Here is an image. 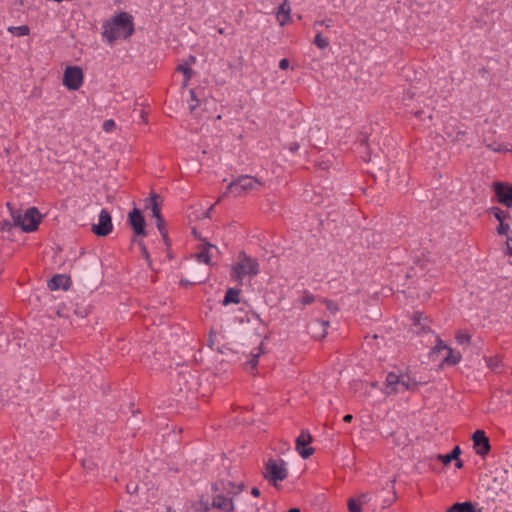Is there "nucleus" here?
<instances>
[{
    "mask_svg": "<svg viewBox=\"0 0 512 512\" xmlns=\"http://www.w3.org/2000/svg\"><path fill=\"white\" fill-rule=\"evenodd\" d=\"M289 150L292 152V153H295L298 151L299 149V144L297 142H293L291 144H289Z\"/></svg>",
    "mask_w": 512,
    "mask_h": 512,
    "instance_id": "37998d69",
    "label": "nucleus"
},
{
    "mask_svg": "<svg viewBox=\"0 0 512 512\" xmlns=\"http://www.w3.org/2000/svg\"><path fill=\"white\" fill-rule=\"evenodd\" d=\"M446 352L447 354L442 360V365L454 366L461 361L462 355L459 351H455L454 349L449 347L447 348Z\"/></svg>",
    "mask_w": 512,
    "mask_h": 512,
    "instance_id": "6ab92c4d",
    "label": "nucleus"
},
{
    "mask_svg": "<svg viewBox=\"0 0 512 512\" xmlns=\"http://www.w3.org/2000/svg\"><path fill=\"white\" fill-rule=\"evenodd\" d=\"M239 295H240V291L238 289L229 288L226 291V294H225V297L223 300V304L224 305H228L231 303L238 304L240 302Z\"/></svg>",
    "mask_w": 512,
    "mask_h": 512,
    "instance_id": "412c9836",
    "label": "nucleus"
},
{
    "mask_svg": "<svg viewBox=\"0 0 512 512\" xmlns=\"http://www.w3.org/2000/svg\"><path fill=\"white\" fill-rule=\"evenodd\" d=\"M190 95H191V100L195 101V104H193V103L190 104V109L194 110L196 108V106H197V99H196V96H195V92L194 91H190Z\"/></svg>",
    "mask_w": 512,
    "mask_h": 512,
    "instance_id": "79ce46f5",
    "label": "nucleus"
},
{
    "mask_svg": "<svg viewBox=\"0 0 512 512\" xmlns=\"http://www.w3.org/2000/svg\"><path fill=\"white\" fill-rule=\"evenodd\" d=\"M461 454V449L459 446H455L453 448V450L448 453V454H440L438 455V459L444 464V465H448L450 464L453 460H457L459 455Z\"/></svg>",
    "mask_w": 512,
    "mask_h": 512,
    "instance_id": "aec40b11",
    "label": "nucleus"
},
{
    "mask_svg": "<svg viewBox=\"0 0 512 512\" xmlns=\"http://www.w3.org/2000/svg\"><path fill=\"white\" fill-rule=\"evenodd\" d=\"M212 507L219 509L221 512H231L234 509V504L231 498L218 494L212 499Z\"/></svg>",
    "mask_w": 512,
    "mask_h": 512,
    "instance_id": "4468645a",
    "label": "nucleus"
},
{
    "mask_svg": "<svg viewBox=\"0 0 512 512\" xmlns=\"http://www.w3.org/2000/svg\"><path fill=\"white\" fill-rule=\"evenodd\" d=\"M288 512H300V510L298 508H291Z\"/></svg>",
    "mask_w": 512,
    "mask_h": 512,
    "instance_id": "603ef678",
    "label": "nucleus"
},
{
    "mask_svg": "<svg viewBox=\"0 0 512 512\" xmlns=\"http://www.w3.org/2000/svg\"><path fill=\"white\" fill-rule=\"evenodd\" d=\"M413 331L415 333H426L430 332V328L428 326V319L423 317L421 312H415L413 315Z\"/></svg>",
    "mask_w": 512,
    "mask_h": 512,
    "instance_id": "2eb2a0df",
    "label": "nucleus"
},
{
    "mask_svg": "<svg viewBox=\"0 0 512 512\" xmlns=\"http://www.w3.org/2000/svg\"><path fill=\"white\" fill-rule=\"evenodd\" d=\"M14 227H19L25 232H32L37 229L40 223V214L34 207L27 209L24 213L13 210L10 203H7Z\"/></svg>",
    "mask_w": 512,
    "mask_h": 512,
    "instance_id": "20e7f679",
    "label": "nucleus"
},
{
    "mask_svg": "<svg viewBox=\"0 0 512 512\" xmlns=\"http://www.w3.org/2000/svg\"><path fill=\"white\" fill-rule=\"evenodd\" d=\"M455 340L459 345L469 344L471 335L467 331L460 330L456 333Z\"/></svg>",
    "mask_w": 512,
    "mask_h": 512,
    "instance_id": "b1692460",
    "label": "nucleus"
},
{
    "mask_svg": "<svg viewBox=\"0 0 512 512\" xmlns=\"http://www.w3.org/2000/svg\"><path fill=\"white\" fill-rule=\"evenodd\" d=\"M167 512H175L174 510H172L171 508H168L167 509Z\"/></svg>",
    "mask_w": 512,
    "mask_h": 512,
    "instance_id": "4d7b16f0",
    "label": "nucleus"
},
{
    "mask_svg": "<svg viewBox=\"0 0 512 512\" xmlns=\"http://www.w3.org/2000/svg\"><path fill=\"white\" fill-rule=\"evenodd\" d=\"M311 441L312 437L307 431H302L296 439V449L304 459L310 457L313 454V448L308 447Z\"/></svg>",
    "mask_w": 512,
    "mask_h": 512,
    "instance_id": "9b49d317",
    "label": "nucleus"
},
{
    "mask_svg": "<svg viewBox=\"0 0 512 512\" xmlns=\"http://www.w3.org/2000/svg\"><path fill=\"white\" fill-rule=\"evenodd\" d=\"M314 301V296L310 293H306L301 298V303L304 305L311 304Z\"/></svg>",
    "mask_w": 512,
    "mask_h": 512,
    "instance_id": "f704fd0d",
    "label": "nucleus"
},
{
    "mask_svg": "<svg viewBox=\"0 0 512 512\" xmlns=\"http://www.w3.org/2000/svg\"><path fill=\"white\" fill-rule=\"evenodd\" d=\"M134 32L132 16L121 12L103 24V37L111 44L118 39H127Z\"/></svg>",
    "mask_w": 512,
    "mask_h": 512,
    "instance_id": "f257e3e1",
    "label": "nucleus"
},
{
    "mask_svg": "<svg viewBox=\"0 0 512 512\" xmlns=\"http://www.w3.org/2000/svg\"><path fill=\"white\" fill-rule=\"evenodd\" d=\"M289 67V60L286 58H283L279 62V68L282 70H285Z\"/></svg>",
    "mask_w": 512,
    "mask_h": 512,
    "instance_id": "a19ab883",
    "label": "nucleus"
},
{
    "mask_svg": "<svg viewBox=\"0 0 512 512\" xmlns=\"http://www.w3.org/2000/svg\"><path fill=\"white\" fill-rule=\"evenodd\" d=\"M83 71L78 66L66 67L63 75V84L69 90H78L83 84Z\"/></svg>",
    "mask_w": 512,
    "mask_h": 512,
    "instance_id": "0eeeda50",
    "label": "nucleus"
},
{
    "mask_svg": "<svg viewBox=\"0 0 512 512\" xmlns=\"http://www.w3.org/2000/svg\"><path fill=\"white\" fill-rule=\"evenodd\" d=\"M490 212L491 214L494 215V217L499 221V222H504L505 218L508 217L509 213L508 212H504L502 211L500 208L498 207H492L490 209Z\"/></svg>",
    "mask_w": 512,
    "mask_h": 512,
    "instance_id": "a878e982",
    "label": "nucleus"
},
{
    "mask_svg": "<svg viewBox=\"0 0 512 512\" xmlns=\"http://www.w3.org/2000/svg\"><path fill=\"white\" fill-rule=\"evenodd\" d=\"M427 118H428L429 120H431V119H432V115H428V116H427Z\"/></svg>",
    "mask_w": 512,
    "mask_h": 512,
    "instance_id": "13d9d810",
    "label": "nucleus"
},
{
    "mask_svg": "<svg viewBox=\"0 0 512 512\" xmlns=\"http://www.w3.org/2000/svg\"><path fill=\"white\" fill-rule=\"evenodd\" d=\"M353 419V416L351 414H347L344 416L343 420L347 423L351 422Z\"/></svg>",
    "mask_w": 512,
    "mask_h": 512,
    "instance_id": "a18cd8bd",
    "label": "nucleus"
},
{
    "mask_svg": "<svg viewBox=\"0 0 512 512\" xmlns=\"http://www.w3.org/2000/svg\"><path fill=\"white\" fill-rule=\"evenodd\" d=\"M112 218L108 210L102 209L98 216V223L92 226V231L100 237L107 236L112 232Z\"/></svg>",
    "mask_w": 512,
    "mask_h": 512,
    "instance_id": "6e6552de",
    "label": "nucleus"
},
{
    "mask_svg": "<svg viewBox=\"0 0 512 512\" xmlns=\"http://www.w3.org/2000/svg\"><path fill=\"white\" fill-rule=\"evenodd\" d=\"M462 466H463L462 461L458 460V461L456 462V467H457V468H461Z\"/></svg>",
    "mask_w": 512,
    "mask_h": 512,
    "instance_id": "8fccbe9b",
    "label": "nucleus"
},
{
    "mask_svg": "<svg viewBox=\"0 0 512 512\" xmlns=\"http://www.w3.org/2000/svg\"><path fill=\"white\" fill-rule=\"evenodd\" d=\"M48 286L51 290L57 289H68L69 287V278L65 275H55L51 278L48 283Z\"/></svg>",
    "mask_w": 512,
    "mask_h": 512,
    "instance_id": "a211bd4d",
    "label": "nucleus"
},
{
    "mask_svg": "<svg viewBox=\"0 0 512 512\" xmlns=\"http://www.w3.org/2000/svg\"><path fill=\"white\" fill-rule=\"evenodd\" d=\"M264 478L272 485L277 486L288 476L287 464L282 459H269L263 471Z\"/></svg>",
    "mask_w": 512,
    "mask_h": 512,
    "instance_id": "423d86ee",
    "label": "nucleus"
},
{
    "mask_svg": "<svg viewBox=\"0 0 512 512\" xmlns=\"http://www.w3.org/2000/svg\"><path fill=\"white\" fill-rule=\"evenodd\" d=\"M157 228L159 229L160 233L162 234V236L165 238L166 237V231L164 229V221H163V218L162 216H160V219H157Z\"/></svg>",
    "mask_w": 512,
    "mask_h": 512,
    "instance_id": "e433bc0d",
    "label": "nucleus"
},
{
    "mask_svg": "<svg viewBox=\"0 0 512 512\" xmlns=\"http://www.w3.org/2000/svg\"><path fill=\"white\" fill-rule=\"evenodd\" d=\"M115 126V123L113 120L109 119V120H106L104 123H103V129L104 131L106 132H110L112 131V129L114 128Z\"/></svg>",
    "mask_w": 512,
    "mask_h": 512,
    "instance_id": "4c0bfd02",
    "label": "nucleus"
},
{
    "mask_svg": "<svg viewBox=\"0 0 512 512\" xmlns=\"http://www.w3.org/2000/svg\"><path fill=\"white\" fill-rule=\"evenodd\" d=\"M473 448L477 455L485 457L491 450L488 437L483 430H476L472 434Z\"/></svg>",
    "mask_w": 512,
    "mask_h": 512,
    "instance_id": "1a4fd4ad",
    "label": "nucleus"
},
{
    "mask_svg": "<svg viewBox=\"0 0 512 512\" xmlns=\"http://www.w3.org/2000/svg\"><path fill=\"white\" fill-rule=\"evenodd\" d=\"M129 223L136 235H138V236L146 235L145 219L142 216L141 212L137 208H134L129 213Z\"/></svg>",
    "mask_w": 512,
    "mask_h": 512,
    "instance_id": "f8f14e48",
    "label": "nucleus"
},
{
    "mask_svg": "<svg viewBox=\"0 0 512 512\" xmlns=\"http://www.w3.org/2000/svg\"><path fill=\"white\" fill-rule=\"evenodd\" d=\"M492 362H493V359H492V358H489V359L487 360V365H488L489 367H492Z\"/></svg>",
    "mask_w": 512,
    "mask_h": 512,
    "instance_id": "3c124183",
    "label": "nucleus"
},
{
    "mask_svg": "<svg viewBox=\"0 0 512 512\" xmlns=\"http://www.w3.org/2000/svg\"><path fill=\"white\" fill-rule=\"evenodd\" d=\"M218 248L210 243H205L203 249L196 254V259L200 263L210 265L211 259L218 254Z\"/></svg>",
    "mask_w": 512,
    "mask_h": 512,
    "instance_id": "ddd939ff",
    "label": "nucleus"
},
{
    "mask_svg": "<svg viewBox=\"0 0 512 512\" xmlns=\"http://www.w3.org/2000/svg\"><path fill=\"white\" fill-rule=\"evenodd\" d=\"M418 385L419 382L409 373L396 374L394 372H390L386 376L384 392L389 395L403 393L406 391H415L417 390Z\"/></svg>",
    "mask_w": 512,
    "mask_h": 512,
    "instance_id": "7ed1b4c3",
    "label": "nucleus"
},
{
    "mask_svg": "<svg viewBox=\"0 0 512 512\" xmlns=\"http://www.w3.org/2000/svg\"><path fill=\"white\" fill-rule=\"evenodd\" d=\"M499 223H500V224H499V226H498V228H497V232H498V234H500V235H506V234L509 232V230H510V226H509V224H506V223H504V222H499Z\"/></svg>",
    "mask_w": 512,
    "mask_h": 512,
    "instance_id": "473e14b6",
    "label": "nucleus"
},
{
    "mask_svg": "<svg viewBox=\"0 0 512 512\" xmlns=\"http://www.w3.org/2000/svg\"><path fill=\"white\" fill-rule=\"evenodd\" d=\"M487 148H489L493 152H509V151H511V149L508 146L498 144V143L488 144Z\"/></svg>",
    "mask_w": 512,
    "mask_h": 512,
    "instance_id": "2f4dec72",
    "label": "nucleus"
},
{
    "mask_svg": "<svg viewBox=\"0 0 512 512\" xmlns=\"http://www.w3.org/2000/svg\"><path fill=\"white\" fill-rule=\"evenodd\" d=\"M348 510L349 512H361L362 511V502H359L355 499L348 500Z\"/></svg>",
    "mask_w": 512,
    "mask_h": 512,
    "instance_id": "c756f323",
    "label": "nucleus"
},
{
    "mask_svg": "<svg viewBox=\"0 0 512 512\" xmlns=\"http://www.w3.org/2000/svg\"><path fill=\"white\" fill-rule=\"evenodd\" d=\"M447 348H449V346H447L443 341L442 339L439 337V336H436V344L435 346L432 348L431 350V354H436V353H439L440 351L442 350H447Z\"/></svg>",
    "mask_w": 512,
    "mask_h": 512,
    "instance_id": "c85d7f7f",
    "label": "nucleus"
},
{
    "mask_svg": "<svg viewBox=\"0 0 512 512\" xmlns=\"http://www.w3.org/2000/svg\"><path fill=\"white\" fill-rule=\"evenodd\" d=\"M318 326H319L320 328H322V332H321V334H320L319 336H320V337H325V335H326V333H327L326 328H327V326H328V322L316 320V321L311 322V323L309 324V328H310V329H312V330H313L315 327H318Z\"/></svg>",
    "mask_w": 512,
    "mask_h": 512,
    "instance_id": "cd10ccee",
    "label": "nucleus"
},
{
    "mask_svg": "<svg viewBox=\"0 0 512 512\" xmlns=\"http://www.w3.org/2000/svg\"><path fill=\"white\" fill-rule=\"evenodd\" d=\"M413 114H414V116H415L416 118H418V119H420V120H423V114H424V112H423L422 110H417V111H415Z\"/></svg>",
    "mask_w": 512,
    "mask_h": 512,
    "instance_id": "c03bdc74",
    "label": "nucleus"
},
{
    "mask_svg": "<svg viewBox=\"0 0 512 512\" xmlns=\"http://www.w3.org/2000/svg\"><path fill=\"white\" fill-rule=\"evenodd\" d=\"M315 25H325L326 27H330V23L325 21H317L315 22Z\"/></svg>",
    "mask_w": 512,
    "mask_h": 512,
    "instance_id": "de8ad7c7",
    "label": "nucleus"
},
{
    "mask_svg": "<svg viewBox=\"0 0 512 512\" xmlns=\"http://www.w3.org/2000/svg\"><path fill=\"white\" fill-rule=\"evenodd\" d=\"M494 192L499 203L507 208L512 207V185L496 182L494 184Z\"/></svg>",
    "mask_w": 512,
    "mask_h": 512,
    "instance_id": "9d476101",
    "label": "nucleus"
},
{
    "mask_svg": "<svg viewBox=\"0 0 512 512\" xmlns=\"http://www.w3.org/2000/svg\"><path fill=\"white\" fill-rule=\"evenodd\" d=\"M178 70L186 76V81L190 79L192 70L188 66L181 65Z\"/></svg>",
    "mask_w": 512,
    "mask_h": 512,
    "instance_id": "c9c22d12",
    "label": "nucleus"
},
{
    "mask_svg": "<svg viewBox=\"0 0 512 512\" xmlns=\"http://www.w3.org/2000/svg\"><path fill=\"white\" fill-rule=\"evenodd\" d=\"M290 13H291V9H290L288 1L284 2V0H282L281 5L279 6V8L276 12V19H277L278 23L280 24V26H284L286 23H288L290 21V19H291Z\"/></svg>",
    "mask_w": 512,
    "mask_h": 512,
    "instance_id": "dca6fc26",
    "label": "nucleus"
},
{
    "mask_svg": "<svg viewBox=\"0 0 512 512\" xmlns=\"http://www.w3.org/2000/svg\"><path fill=\"white\" fill-rule=\"evenodd\" d=\"M288 0H284V2H287Z\"/></svg>",
    "mask_w": 512,
    "mask_h": 512,
    "instance_id": "bf43d9fd",
    "label": "nucleus"
},
{
    "mask_svg": "<svg viewBox=\"0 0 512 512\" xmlns=\"http://www.w3.org/2000/svg\"><path fill=\"white\" fill-rule=\"evenodd\" d=\"M251 493H252V495L257 497L260 495V490L256 487H254V488H252Z\"/></svg>",
    "mask_w": 512,
    "mask_h": 512,
    "instance_id": "49530a36",
    "label": "nucleus"
},
{
    "mask_svg": "<svg viewBox=\"0 0 512 512\" xmlns=\"http://www.w3.org/2000/svg\"><path fill=\"white\" fill-rule=\"evenodd\" d=\"M193 512H208L209 506L207 502L198 501L191 506Z\"/></svg>",
    "mask_w": 512,
    "mask_h": 512,
    "instance_id": "7c9ffc66",
    "label": "nucleus"
},
{
    "mask_svg": "<svg viewBox=\"0 0 512 512\" xmlns=\"http://www.w3.org/2000/svg\"><path fill=\"white\" fill-rule=\"evenodd\" d=\"M257 351L256 352H253L252 353V356H251V359L249 361H247L246 365L250 368V369H254L256 368L257 364H258V358L259 356L261 355L262 353V350L261 348H257L256 349Z\"/></svg>",
    "mask_w": 512,
    "mask_h": 512,
    "instance_id": "bb28decb",
    "label": "nucleus"
},
{
    "mask_svg": "<svg viewBox=\"0 0 512 512\" xmlns=\"http://www.w3.org/2000/svg\"><path fill=\"white\" fill-rule=\"evenodd\" d=\"M506 248H507L506 254L509 255L510 257H512V236L507 238ZM511 264H512V261H511Z\"/></svg>",
    "mask_w": 512,
    "mask_h": 512,
    "instance_id": "58836bf2",
    "label": "nucleus"
},
{
    "mask_svg": "<svg viewBox=\"0 0 512 512\" xmlns=\"http://www.w3.org/2000/svg\"><path fill=\"white\" fill-rule=\"evenodd\" d=\"M260 272V265L257 259L248 256L246 253H240L237 261L231 267V277L237 282H242L245 278H253Z\"/></svg>",
    "mask_w": 512,
    "mask_h": 512,
    "instance_id": "f03ea898",
    "label": "nucleus"
},
{
    "mask_svg": "<svg viewBox=\"0 0 512 512\" xmlns=\"http://www.w3.org/2000/svg\"><path fill=\"white\" fill-rule=\"evenodd\" d=\"M127 490H128V492L132 493V491H131V490H132V487L127 486ZM135 490H136V487L134 488L133 492H135Z\"/></svg>",
    "mask_w": 512,
    "mask_h": 512,
    "instance_id": "6e6d98bb",
    "label": "nucleus"
},
{
    "mask_svg": "<svg viewBox=\"0 0 512 512\" xmlns=\"http://www.w3.org/2000/svg\"><path fill=\"white\" fill-rule=\"evenodd\" d=\"M218 33H219V34H221V35H223V34L225 33V32H224V29H223V28H219V29H218Z\"/></svg>",
    "mask_w": 512,
    "mask_h": 512,
    "instance_id": "864d4df0",
    "label": "nucleus"
},
{
    "mask_svg": "<svg viewBox=\"0 0 512 512\" xmlns=\"http://www.w3.org/2000/svg\"><path fill=\"white\" fill-rule=\"evenodd\" d=\"M369 500H370V496H369V494H367V493H363V494H361V495L358 497V499H357V501L362 502V505H363V504H365V503H367Z\"/></svg>",
    "mask_w": 512,
    "mask_h": 512,
    "instance_id": "ea45409f",
    "label": "nucleus"
},
{
    "mask_svg": "<svg viewBox=\"0 0 512 512\" xmlns=\"http://www.w3.org/2000/svg\"><path fill=\"white\" fill-rule=\"evenodd\" d=\"M476 509L475 505L470 501L458 502L450 506L446 512H480Z\"/></svg>",
    "mask_w": 512,
    "mask_h": 512,
    "instance_id": "f3484780",
    "label": "nucleus"
},
{
    "mask_svg": "<svg viewBox=\"0 0 512 512\" xmlns=\"http://www.w3.org/2000/svg\"><path fill=\"white\" fill-rule=\"evenodd\" d=\"M142 252H143V255H144L146 258H148V253H147V250H146V248H145V246H144V245L142 246Z\"/></svg>",
    "mask_w": 512,
    "mask_h": 512,
    "instance_id": "09e8293b",
    "label": "nucleus"
},
{
    "mask_svg": "<svg viewBox=\"0 0 512 512\" xmlns=\"http://www.w3.org/2000/svg\"><path fill=\"white\" fill-rule=\"evenodd\" d=\"M263 183L257 178L250 175H243L232 181L228 186L224 195H232L233 197H241L247 193L257 190Z\"/></svg>",
    "mask_w": 512,
    "mask_h": 512,
    "instance_id": "39448f33",
    "label": "nucleus"
},
{
    "mask_svg": "<svg viewBox=\"0 0 512 512\" xmlns=\"http://www.w3.org/2000/svg\"><path fill=\"white\" fill-rule=\"evenodd\" d=\"M313 43L319 49H325L329 46V41L326 37H324L320 32L316 34Z\"/></svg>",
    "mask_w": 512,
    "mask_h": 512,
    "instance_id": "393cba45",
    "label": "nucleus"
},
{
    "mask_svg": "<svg viewBox=\"0 0 512 512\" xmlns=\"http://www.w3.org/2000/svg\"><path fill=\"white\" fill-rule=\"evenodd\" d=\"M127 490H128V492L132 493V491H131V490H132V487L127 486ZM135 490H136V487L134 488L133 492H135Z\"/></svg>",
    "mask_w": 512,
    "mask_h": 512,
    "instance_id": "5fc2aeb1",
    "label": "nucleus"
},
{
    "mask_svg": "<svg viewBox=\"0 0 512 512\" xmlns=\"http://www.w3.org/2000/svg\"><path fill=\"white\" fill-rule=\"evenodd\" d=\"M10 33L15 36H26L30 33V28L27 25L21 26H9L7 29Z\"/></svg>",
    "mask_w": 512,
    "mask_h": 512,
    "instance_id": "5701e85b",
    "label": "nucleus"
},
{
    "mask_svg": "<svg viewBox=\"0 0 512 512\" xmlns=\"http://www.w3.org/2000/svg\"><path fill=\"white\" fill-rule=\"evenodd\" d=\"M146 207L147 208H151V211H152V215L156 218V219H160V216H161V209L158 205V202H157V197L154 195L153 197H151L150 199L147 200V204H146Z\"/></svg>",
    "mask_w": 512,
    "mask_h": 512,
    "instance_id": "4be33fe9",
    "label": "nucleus"
},
{
    "mask_svg": "<svg viewBox=\"0 0 512 512\" xmlns=\"http://www.w3.org/2000/svg\"><path fill=\"white\" fill-rule=\"evenodd\" d=\"M13 226H14V222L11 223L8 220L0 221V230H2V231H10Z\"/></svg>",
    "mask_w": 512,
    "mask_h": 512,
    "instance_id": "72a5a7b5",
    "label": "nucleus"
}]
</instances>
